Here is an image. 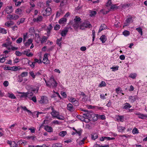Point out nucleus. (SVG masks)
<instances>
[{"instance_id": "de8ad7c7", "label": "nucleus", "mask_w": 147, "mask_h": 147, "mask_svg": "<svg viewBox=\"0 0 147 147\" xmlns=\"http://www.w3.org/2000/svg\"><path fill=\"white\" fill-rule=\"evenodd\" d=\"M72 103L74 105L76 106H78V105H79L78 102L77 100H76L75 101H74Z\"/></svg>"}, {"instance_id": "052dcab7", "label": "nucleus", "mask_w": 147, "mask_h": 147, "mask_svg": "<svg viewBox=\"0 0 147 147\" xmlns=\"http://www.w3.org/2000/svg\"><path fill=\"white\" fill-rule=\"evenodd\" d=\"M34 60L35 62L39 64L41 63H42V61L40 60H39L38 59L36 58H35Z\"/></svg>"}, {"instance_id": "864d4df0", "label": "nucleus", "mask_w": 147, "mask_h": 147, "mask_svg": "<svg viewBox=\"0 0 147 147\" xmlns=\"http://www.w3.org/2000/svg\"><path fill=\"white\" fill-rule=\"evenodd\" d=\"M60 26L59 24H56L54 27V29L55 30H59L60 28Z\"/></svg>"}, {"instance_id": "ddd939ff", "label": "nucleus", "mask_w": 147, "mask_h": 147, "mask_svg": "<svg viewBox=\"0 0 147 147\" xmlns=\"http://www.w3.org/2000/svg\"><path fill=\"white\" fill-rule=\"evenodd\" d=\"M129 99L131 101V102H134L138 99V97L136 96H130L129 97Z\"/></svg>"}, {"instance_id": "c03bdc74", "label": "nucleus", "mask_w": 147, "mask_h": 147, "mask_svg": "<svg viewBox=\"0 0 147 147\" xmlns=\"http://www.w3.org/2000/svg\"><path fill=\"white\" fill-rule=\"evenodd\" d=\"M98 137V136L97 134H94L93 135H92V138L94 140H95L97 139Z\"/></svg>"}, {"instance_id": "2f4dec72", "label": "nucleus", "mask_w": 147, "mask_h": 147, "mask_svg": "<svg viewBox=\"0 0 147 147\" xmlns=\"http://www.w3.org/2000/svg\"><path fill=\"white\" fill-rule=\"evenodd\" d=\"M0 32L3 34H5L7 33L6 30L4 28H0Z\"/></svg>"}, {"instance_id": "aec40b11", "label": "nucleus", "mask_w": 147, "mask_h": 147, "mask_svg": "<svg viewBox=\"0 0 147 147\" xmlns=\"http://www.w3.org/2000/svg\"><path fill=\"white\" fill-rule=\"evenodd\" d=\"M67 19L65 18H62L59 20V23L60 24H63L66 22Z\"/></svg>"}, {"instance_id": "5701e85b", "label": "nucleus", "mask_w": 147, "mask_h": 147, "mask_svg": "<svg viewBox=\"0 0 147 147\" xmlns=\"http://www.w3.org/2000/svg\"><path fill=\"white\" fill-rule=\"evenodd\" d=\"M52 147H63L62 144L60 143H57L53 144Z\"/></svg>"}, {"instance_id": "5fc2aeb1", "label": "nucleus", "mask_w": 147, "mask_h": 147, "mask_svg": "<svg viewBox=\"0 0 147 147\" xmlns=\"http://www.w3.org/2000/svg\"><path fill=\"white\" fill-rule=\"evenodd\" d=\"M132 20V18H128L126 20V22L127 23H129Z\"/></svg>"}, {"instance_id": "58836bf2", "label": "nucleus", "mask_w": 147, "mask_h": 147, "mask_svg": "<svg viewBox=\"0 0 147 147\" xmlns=\"http://www.w3.org/2000/svg\"><path fill=\"white\" fill-rule=\"evenodd\" d=\"M10 145L11 147H18V145L15 143L14 142H13Z\"/></svg>"}, {"instance_id": "f3484780", "label": "nucleus", "mask_w": 147, "mask_h": 147, "mask_svg": "<svg viewBox=\"0 0 147 147\" xmlns=\"http://www.w3.org/2000/svg\"><path fill=\"white\" fill-rule=\"evenodd\" d=\"M68 32V30L67 29H65L63 30L62 31L61 33V36L63 37L65 36Z\"/></svg>"}, {"instance_id": "4468645a", "label": "nucleus", "mask_w": 147, "mask_h": 147, "mask_svg": "<svg viewBox=\"0 0 147 147\" xmlns=\"http://www.w3.org/2000/svg\"><path fill=\"white\" fill-rule=\"evenodd\" d=\"M107 26L104 24H102L100 27L99 30L98 31V32H100L101 31L107 29Z\"/></svg>"}, {"instance_id": "20e7f679", "label": "nucleus", "mask_w": 147, "mask_h": 147, "mask_svg": "<svg viewBox=\"0 0 147 147\" xmlns=\"http://www.w3.org/2000/svg\"><path fill=\"white\" fill-rule=\"evenodd\" d=\"M49 82L50 84L51 87L52 86L53 88H55L57 86V83L52 76L51 77Z\"/></svg>"}, {"instance_id": "f704fd0d", "label": "nucleus", "mask_w": 147, "mask_h": 147, "mask_svg": "<svg viewBox=\"0 0 147 147\" xmlns=\"http://www.w3.org/2000/svg\"><path fill=\"white\" fill-rule=\"evenodd\" d=\"M56 118H57L58 119L61 120H63L65 119V118L63 116L59 115L57 116Z\"/></svg>"}, {"instance_id": "4d7b16f0", "label": "nucleus", "mask_w": 147, "mask_h": 147, "mask_svg": "<svg viewBox=\"0 0 147 147\" xmlns=\"http://www.w3.org/2000/svg\"><path fill=\"white\" fill-rule=\"evenodd\" d=\"M9 82L8 81H5L3 83V85L5 87H7L9 85Z\"/></svg>"}, {"instance_id": "338daca9", "label": "nucleus", "mask_w": 147, "mask_h": 147, "mask_svg": "<svg viewBox=\"0 0 147 147\" xmlns=\"http://www.w3.org/2000/svg\"><path fill=\"white\" fill-rule=\"evenodd\" d=\"M82 130L81 129L79 130V131L77 130V131H76V132L77 133L79 136H80L81 135V134L82 133Z\"/></svg>"}, {"instance_id": "a211bd4d", "label": "nucleus", "mask_w": 147, "mask_h": 147, "mask_svg": "<svg viewBox=\"0 0 147 147\" xmlns=\"http://www.w3.org/2000/svg\"><path fill=\"white\" fill-rule=\"evenodd\" d=\"M81 22L74 21V24L73 25V26L75 28H78L80 26Z\"/></svg>"}, {"instance_id": "2eb2a0df", "label": "nucleus", "mask_w": 147, "mask_h": 147, "mask_svg": "<svg viewBox=\"0 0 147 147\" xmlns=\"http://www.w3.org/2000/svg\"><path fill=\"white\" fill-rule=\"evenodd\" d=\"M45 129L47 132H51L53 131V129L50 126L46 125L45 127Z\"/></svg>"}, {"instance_id": "69168bd1", "label": "nucleus", "mask_w": 147, "mask_h": 147, "mask_svg": "<svg viewBox=\"0 0 147 147\" xmlns=\"http://www.w3.org/2000/svg\"><path fill=\"white\" fill-rule=\"evenodd\" d=\"M5 57H2L1 58H0V63H3L4 62L5 60Z\"/></svg>"}, {"instance_id": "7ed1b4c3", "label": "nucleus", "mask_w": 147, "mask_h": 147, "mask_svg": "<svg viewBox=\"0 0 147 147\" xmlns=\"http://www.w3.org/2000/svg\"><path fill=\"white\" fill-rule=\"evenodd\" d=\"M51 13V9L50 7H48L46 9L42 10V13L43 16H48Z\"/></svg>"}, {"instance_id": "3c124183", "label": "nucleus", "mask_w": 147, "mask_h": 147, "mask_svg": "<svg viewBox=\"0 0 147 147\" xmlns=\"http://www.w3.org/2000/svg\"><path fill=\"white\" fill-rule=\"evenodd\" d=\"M23 80L22 77L20 75L18 76V82H21Z\"/></svg>"}, {"instance_id": "cd10ccee", "label": "nucleus", "mask_w": 147, "mask_h": 147, "mask_svg": "<svg viewBox=\"0 0 147 147\" xmlns=\"http://www.w3.org/2000/svg\"><path fill=\"white\" fill-rule=\"evenodd\" d=\"M123 34L125 36H127L130 34V32L128 31L125 30L123 32Z\"/></svg>"}, {"instance_id": "473e14b6", "label": "nucleus", "mask_w": 147, "mask_h": 147, "mask_svg": "<svg viewBox=\"0 0 147 147\" xmlns=\"http://www.w3.org/2000/svg\"><path fill=\"white\" fill-rule=\"evenodd\" d=\"M77 117L78 119H80V120H81L82 121H84L85 119V118L84 117L83 115L82 116H81L80 115H78L77 116Z\"/></svg>"}, {"instance_id": "4be33fe9", "label": "nucleus", "mask_w": 147, "mask_h": 147, "mask_svg": "<svg viewBox=\"0 0 147 147\" xmlns=\"http://www.w3.org/2000/svg\"><path fill=\"white\" fill-rule=\"evenodd\" d=\"M62 37H61L60 38H58L56 41L57 44L59 47H60L61 48V43L60 42L62 40Z\"/></svg>"}, {"instance_id": "7c9ffc66", "label": "nucleus", "mask_w": 147, "mask_h": 147, "mask_svg": "<svg viewBox=\"0 0 147 147\" xmlns=\"http://www.w3.org/2000/svg\"><path fill=\"white\" fill-rule=\"evenodd\" d=\"M8 96L10 98L12 99H15L16 98V97L13 94H10L8 93Z\"/></svg>"}, {"instance_id": "79ce46f5", "label": "nucleus", "mask_w": 147, "mask_h": 147, "mask_svg": "<svg viewBox=\"0 0 147 147\" xmlns=\"http://www.w3.org/2000/svg\"><path fill=\"white\" fill-rule=\"evenodd\" d=\"M81 20V18L80 17H78L77 16H76L75 18L74 19V21L78 22H81L80 20Z\"/></svg>"}, {"instance_id": "8fccbe9b", "label": "nucleus", "mask_w": 147, "mask_h": 147, "mask_svg": "<svg viewBox=\"0 0 147 147\" xmlns=\"http://www.w3.org/2000/svg\"><path fill=\"white\" fill-rule=\"evenodd\" d=\"M22 38H19L17 40H16V42L17 43H21L22 40Z\"/></svg>"}, {"instance_id": "412c9836", "label": "nucleus", "mask_w": 147, "mask_h": 147, "mask_svg": "<svg viewBox=\"0 0 147 147\" xmlns=\"http://www.w3.org/2000/svg\"><path fill=\"white\" fill-rule=\"evenodd\" d=\"M32 38H29L28 40V41L25 43L24 45L26 46H29L32 43Z\"/></svg>"}, {"instance_id": "f257e3e1", "label": "nucleus", "mask_w": 147, "mask_h": 147, "mask_svg": "<svg viewBox=\"0 0 147 147\" xmlns=\"http://www.w3.org/2000/svg\"><path fill=\"white\" fill-rule=\"evenodd\" d=\"M92 27L91 25L88 22H85L81 24L80 25V29L84 30L85 28H90Z\"/></svg>"}, {"instance_id": "0eeeda50", "label": "nucleus", "mask_w": 147, "mask_h": 147, "mask_svg": "<svg viewBox=\"0 0 147 147\" xmlns=\"http://www.w3.org/2000/svg\"><path fill=\"white\" fill-rule=\"evenodd\" d=\"M51 110L52 112L51 113V114L52 116L54 117H56L59 114V113L57 112L56 111L54 110L53 107H52Z\"/></svg>"}, {"instance_id": "6e6d98bb", "label": "nucleus", "mask_w": 147, "mask_h": 147, "mask_svg": "<svg viewBox=\"0 0 147 147\" xmlns=\"http://www.w3.org/2000/svg\"><path fill=\"white\" fill-rule=\"evenodd\" d=\"M62 11L61 10L60 12L57 11L56 13V16L57 17H58L60 16L61 15V13H62Z\"/></svg>"}, {"instance_id": "dca6fc26", "label": "nucleus", "mask_w": 147, "mask_h": 147, "mask_svg": "<svg viewBox=\"0 0 147 147\" xmlns=\"http://www.w3.org/2000/svg\"><path fill=\"white\" fill-rule=\"evenodd\" d=\"M100 39L102 43H104L107 40V37L105 35H103L101 36Z\"/></svg>"}, {"instance_id": "680f3d73", "label": "nucleus", "mask_w": 147, "mask_h": 147, "mask_svg": "<svg viewBox=\"0 0 147 147\" xmlns=\"http://www.w3.org/2000/svg\"><path fill=\"white\" fill-rule=\"evenodd\" d=\"M96 12L95 11H91L90 14V16L91 17L93 16H94L96 14Z\"/></svg>"}, {"instance_id": "b1692460", "label": "nucleus", "mask_w": 147, "mask_h": 147, "mask_svg": "<svg viewBox=\"0 0 147 147\" xmlns=\"http://www.w3.org/2000/svg\"><path fill=\"white\" fill-rule=\"evenodd\" d=\"M118 128L119 129V131L121 132L123 131L125 129V127L121 126H118Z\"/></svg>"}, {"instance_id": "bb28decb", "label": "nucleus", "mask_w": 147, "mask_h": 147, "mask_svg": "<svg viewBox=\"0 0 147 147\" xmlns=\"http://www.w3.org/2000/svg\"><path fill=\"white\" fill-rule=\"evenodd\" d=\"M131 107L129 103H126L125 105L123 107V108L125 109H127L130 108Z\"/></svg>"}, {"instance_id": "72a5a7b5", "label": "nucleus", "mask_w": 147, "mask_h": 147, "mask_svg": "<svg viewBox=\"0 0 147 147\" xmlns=\"http://www.w3.org/2000/svg\"><path fill=\"white\" fill-rule=\"evenodd\" d=\"M138 117L142 119H144V117H147V115L140 113L139 114Z\"/></svg>"}, {"instance_id": "0e129e2a", "label": "nucleus", "mask_w": 147, "mask_h": 147, "mask_svg": "<svg viewBox=\"0 0 147 147\" xmlns=\"http://www.w3.org/2000/svg\"><path fill=\"white\" fill-rule=\"evenodd\" d=\"M52 1V0H47L46 1V4L47 5L49 6L50 5V3H51Z\"/></svg>"}, {"instance_id": "ea45409f", "label": "nucleus", "mask_w": 147, "mask_h": 147, "mask_svg": "<svg viewBox=\"0 0 147 147\" xmlns=\"http://www.w3.org/2000/svg\"><path fill=\"white\" fill-rule=\"evenodd\" d=\"M28 64L32 68H34L35 67L34 64H33V63L30 61H28Z\"/></svg>"}, {"instance_id": "09e8293b", "label": "nucleus", "mask_w": 147, "mask_h": 147, "mask_svg": "<svg viewBox=\"0 0 147 147\" xmlns=\"http://www.w3.org/2000/svg\"><path fill=\"white\" fill-rule=\"evenodd\" d=\"M35 136H28L27 137V138L28 139H31L33 140H35Z\"/></svg>"}, {"instance_id": "9b49d317", "label": "nucleus", "mask_w": 147, "mask_h": 147, "mask_svg": "<svg viewBox=\"0 0 147 147\" xmlns=\"http://www.w3.org/2000/svg\"><path fill=\"white\" fill-rule=\"evenodd\" d=\"M53 27L52 26L51 24H50L49 26L47 27V36L49 37L50 36V34L51 30L52 29Z\"/></svg>"}, {"instance_id": "a878e982", "label": "nucleus", "mask_w": 147, "mask_h": 147, "mask_svg": "<svg viewBox=\"0 0 147 147\" xmlns=\"http://www.w3.org/2000/svg\"><path fill=\"white\" fill-rule=\"evenodd\" d=\"M67 134V132L65 131H61L59 133V135L61 137H64Z\"/></svg>"}, {"instance_id": "13d9d810", "label": "nucleus", "mask_w": 147, "mask_h": 147, "mask_svg": "<svg viewBox=\"0 0 147 147\" xmlns=\"http://www.w3.org/2000/svg\"><path fill=\"white\" fill-rule=\"evenodd\" d=\"M27 33H26V34H24L23 35V41L24 42L26 40V39L27 38Z\"/></svg>"}, {"instance_id": "603ef678", "label": "nucleus", "mask_w": 147, "mask_h": 147, "mask_svg": "<svg viewBox=\"0 0 147 147\" xmlns=\"http://www.w3.org/2000/svg\"><path fill=\"white\" fill-rule=\"evenodd\" d=\"M119 119L120 121L123 122L124 121V119L123 116H119Z\"/></svg>"}, {"instance_id": "6ab92c4d", "label": "nucleus", "mask_w": 147, "mask_h": 147, "mask_svg": "<svg viewBox=\"0 0 147 147\" xmlns=\"http://www.w3.org/2000/svg\"><path fill=\"white\" fill-rule=\"evenodd\" d=\"M47 57V54L45 53L43 57V60L44 61L43 62V63H45L46 62H47L48 61V59Z\"/></svg>"}, {"instance_id": "423d86ee", "label": "nucleus", "mask_w": 147, "mask_h": 147, "mask_svg": "<svg viewBox=\"0 0 147 147\" xmlns=\"http://www.w3.org/2000/svg\"><path fill=\"white\" fill-rule=\"evenodd\" d=\"M19 18V17L16 14H14L13 15L9 14L7 15V18L10 20H16L18 19Z\"/></svg>"}, {"instance_id": "a18cd8bd", "label": "nucleus", "mask_w": 147, "mask_h": 147, "mask_svg": "<svg viewBox=\"0 0 147 147\" xmlns=\"http://www.w3.org/2000/svg\"><path fill=\"white\" fill-rule=\"evenodd\" d=\"M20 67L19 66H14L12 67V69L13 71H17L20 69Z\"/></svg>"}, {"instance_id": "f03ea898", "label": "nucleus", "mask_w": 147, "mask_h": 147, "mask_svg": "<svg viewBox=\"0 0 147 147\" xmlns=\"http://www.w3.org/2000/svg\"><path fill=\"white\" fill-rule=\"evenodd\" d=\"M83 115L85 119H88L89 121H90L92 117L95 116V114L92 112L89 111L88 113L83 114Z\"/></svg>"}, {"instance_id": "f8f14e48", "label": "nucleus", "mask_w": 147, "mask_h": 147, "mask_svg": "<svg viewBox=\"0 0 147 147\" xmlns=\"http://www.w3.org/2000/svg\"><path fill=\"white\" fill-rule=\"evenodd\" d=\"M13 11V9L12 6H8L6 8V12L7 14L11 13Z\"/></svg>"}, {"instance_id": "6e6552de", "label": "nucleus", "mask_w": 147, "mask_h": 147, "mask_svg": "<svg viewBox=\"0 0 147 147\" xmlns=\"http://www.w3.org/2000/svg\"><path fill=\"white\" fill-rule=\"evenodd\" d=\"M48 100L47 97L45 96H42L41 97L40 100L39 102L40 103H46L47 102Z\"/></svg>"}, {"instance_id": "4c0bfd02", "label": "nucleus", "mask_w": 147, "mask_h": 147, "mask_svg": "<svg viewBox=\"0 0 147 147\" xmlns=\"http://www.w3.org/2000/svg\"><path fill=\"white\" fill-rule=\"evenodd\" d=\"M28 75V73L27 72H22L20 75L22 77L27 76Z\"/></svg>"}, {"instance_id": "49530a36", "label": "nucleus", "mask_w": 147, "mask_h": 147, "mask_svg": "<svg viewBox=\"0 0 147 147\" xmlns=\"http://www.w3.org/2000/svg\"><path fill=\"white\" fill-rule=\"evenodd\" d=\"M97 117L96 116V115L95 114V116H93V117H92L91 118L90 121H97Z\"/></svg>"}, {"instance_id": "774afa93", "label": "nucleus", "mask_w": 147, "mask_h": 147, "mask_svg": "<svg viewBox=\"0 0 147 147\" xmlns=\"http://www.w3.org/2000/svg\"><path fill=\"white\" fill-rule=\"evenodd\" d=\"M5 25L8 27H9L11 25L9 21L5 22Z\"/></svg>"}, {"instance_id": "9d476101", "label": "nucleus", "mask_w": 147, "mask_h": 147, "mask_svg": "<svg viewBox=\"0 0 147 147\" xmlns=\"http://www.w3.org/2000/svg\"><path fill=\"white\" fill-rule=\"evenodd\" d=\"M67 109L71 111H73L75 110L73 105L71 103H69L67 105Z\"/></svg>"}, {"instance_id": "e433bc0d", "label": "nucleus", "mask_w": 147, "mask_h": 147, "mask_svg": "<svg viewBox=\"0 0 147 147\" xmlns=\"http://www.w3.org/2000/svg\"><path fill=\"white\" fill-rule=\"evenodd\" d=\"M136 76V74H130L129 77L132 79H135Z\"/></svg>"}, {"instance_id": "e2e57ef3", "label": "nucleus", "mask_w": 147, "mask_h": 147, "mask_svg": "<svg viewBox=\"0 0 147 147\" xmlns=\"http://www.w3.org/2000/svg\"><path fill=\"white\" fill-rule=\"evenodd\" d=\"M22 11V10L20 9H17L16 10V13L18 14L19 12L21 13Z\"/></svg>"}, {"instance_id": "c85d7f7f", "label": "nucleus", "mask_w": 147, "mask_h": 147, "mask_svg": "<svg viewBox=\"0 0 147 147\" xmlns=\"http://www.w3.org/2000/svg\"><path fill=\"white\" fill-rule=\"evenodd\" d=\"M136 30H137L139 33H140L141 35H142V29L141 27H139L138 28H136Z\"/></svg>"}, {"instance_id": "a19ab883", "label": "nucleus", "mask_w": 147, "mask_h": 147, "mask_svg": "<svg viewBox=\"0 0 147 147\" xmlns=\"http://www.w3.org/2000/svg\"><path fill=\"white\" fill-rule=\"evenodd\" d=\"M49 37L48 36L47 37L45 36H43L42 38V40H41V42L42 43H43L44 42L46 41L47 40Z\"/></svg>"}, {"instance_id": "c9c22d12", "label": "nucleus", "mask_w": 147, "mask_h": 147, "mask_svg": "<svg viewBox=\"0 0 147 147\" xmlns=\"http://www.w3.org/2000/svg\"><path fill=\"white\" fill-rule=\"evenodd\" d=\"M132 132L134 134H138L139 132L138 129L136 127L134 128L132 130Z\"/></svg>"}, {"instance_id": "1a4fd4ad", "label": "nucleus", "mask_w": 147, "mask_h": 147, "mask_svg": "<svg viewBox=\"0 0 147 147\" xmlns=\"http://www.w3.org/2000/svg\"><path fill=\"white\" fill-rule=\"evenodd\" d=\"M115 138H110L109 137H102L100 139V141H103L105 140H114Z\"/></svg>"}, {"instance_id": "393cba45", "label": "nucleus", "mask_w": 147, "mask_h": 147, "mask_svg": "<svg viewBox=\"0 0 147 147\" xmlns=\"http://www.w3.org/2000/svg\"><path fill=\"white\" fill-rule=\"evenodd\" d=\"M42 17L41 16H39L36 19L35 18L34 19V21H36L37 22L41 21L42 19Z\"/></svg>"}, {"instance_id": "39448f33", "label": "nucleus", "mask_w": 147, "mask_h": 147, "mask_svg": "<svg viewBox=\"0 0 147 147\" xmlns=\"http://www.w3.org/2000/svg\"><path fill=\"white\" fill-rule=\"evenodd\" d=\"M19 94H21L20 95L21 98L23 97H28L29 96H32L33 95V93H30L29 91H28L26 92H19Z\"/></svg>"}, {"instance_id": "37998d69", "label": "nucleus", "mask_w": 147, "mask_h": 147, "mask_svg": "<svg viewBox=\"0 0 147 147\" xmlns=\"http://www.w3.org/2000/svg\"><path fill=\"white\" fill-rule=\"evenodd\" d=\"M106 85V84L105 82L103 81H102L101 82V83L99 85V86L100 87H102V86H104Z\"/></svg>"}, {"instance_id": "bf43d9fd", "label": "nucleus", "mask_w": 147, "mask_h": 147, "mask_svg": "<svg viewBox=\"0 0 147 147\" xmlns=\"http://www.w3.org/2000/svg\"><path fill=\"white\" fill-rule=\"evenodd\" d=\"M32 128H30L29 129L31 131V132L32 133H34L35 132V131L36 130V129L33 127Z\"/></svg>"}, {"instance_id": "c756f323", "label": "nucleus", "mask_w": 147, "mask_h": 147, "mask_svg": "<svg viewBox=\"0 0 147 147\" xmlns=\"http://www.w3.org/2000/svg\"><path fill=\"white\" fill-rule=\"evenodd\" d=\"M29 73L30 75V76L33 79H34L35 78L36 75L35 74H34L33 71H30Z\"/></svg>"}]
</instances>
